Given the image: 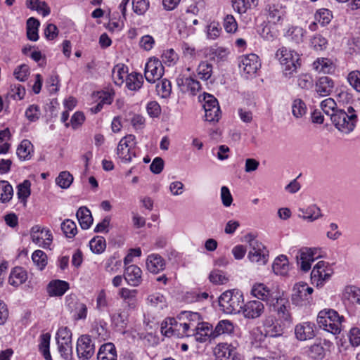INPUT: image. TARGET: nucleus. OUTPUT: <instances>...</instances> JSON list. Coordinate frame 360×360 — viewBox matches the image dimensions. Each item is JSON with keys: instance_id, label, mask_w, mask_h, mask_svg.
<instances>
[{"instance_id": "obj_47", "label": "nucleus", "mask_w": 360, "mask_h": 360, "mask_svg": "<svg viewBox=\"0 0 360 360\" xmlns=\"http://www.w3.org/2000/svg\"><path fill=\"white\" fill-rule=\"evenodd\" d=\"M320 107L322 111L326 115L330 116L331 118L332 114H335L336 110L339 109L337 108V104L334 99L331 98H327L325 100L322 101L320 103Z\"/></svg>"}, {"instance_id": "obj_46", "label": "nucleus", "mask_w": 360, "mask_h": 360, "mask_svg": "<svg viewBox=\"0 0 360 360\" xmlns=\"http://www.w3.org/2000/svg\"><path fill=\"white\" fill-rule=\"evenodd\" d=\"M13 191L12 186L6 181H0V201L8 202L13 197Z\"/></svg>"}, {"instance_id": "obj_27", "label": "nucleus", "mask_w": 360, "mask_h": 360, "mask_svg": "<svg viewBox=\"0 0 360 360\" xmlns=\"http://www.w3.org/2000/svg\"><path fill=\"white\" fill-rule=\"evenodd\" d=\"M27 279V271L20 266L13 268L10 274L8 282L11 285L19 286Z\"/></svg>"}, {"instance_id": "obj_55", "label": "nucleus", "mask_w": 360, "mask_h": 360, "mask_svg": "<svg viewBox=\"0 0 360 360\" xmlns=\"http://www.w3.org/2000/svg\"><path fill=\"white\" fill-rule=\"evenodd\" d=\"M255 0H232L233 7L238 13H245Z\"/></svg>"}, {"instance_id": "obj_24", "label": "nucleus", "mask_w": 360, "mask_h": 360, "mask_svg": "<svg viewBox=\"0 0 360 360\" xmlns=\"http://www.w3.org/2000/svg\"><path fill=\"white\" fill-rule=\"evenodd\" d=\"M147 269L153 273L158 274L165 267V263L162 257L158 254L150 255L146 260Z\"/></svg>"}, {"instance_id": "obj_4", "label": "nucleus", "mask_w": 360, "mask_h": 360, "mask_svg": "<svg viewBox=\"0 0 360 360\" xmlns=\"http://www.w3.org/2000/svg\"><path fill=\"white\" fill-rule=\"evenodd\" d=\"M276 57L278 59L285 77H291L301 66L300 55L286 47L278 49Z\"/></svg>"}, {"instance_id": "obj_36", "label": "nucleus", "mask_w": 360, "mask_h": 360, "mask_svg": "<svg viewBox=\"0 0 360 360\" xmlns=\"http://www.w3.org/2000/svg\"><path fill=\"white\" fill-rule=\"evenodd\" d=\"M39 25V21L33 17L30 18L27 20V37L30 40L33 41H36L38 40V28Z\"/></svg>"}, {"instance_id": "obj_1", "label": "nucleus", "mask_w": 360, "mask_h": 360, "mask_svg": "<svg viewBox=\"0 0 360 360\" xmlns=\"http://www.w3.org/2000/svg\"><path fill=\"white\" fill-rule=\"evenodd\" d=\"M357 120V115L352 106L348 107L347 111L340 109L331 115V122L335 128L346 134L354 129Z\"/></svg>"}, {"instance_id": "obj_11", "label": "nucleus", "mask_w": 360, "mask_h": 360, "mask_svg": "<svg viewBox=\"0 0 360 360\" xmlns=\"http://www.w3.org/2000/svg\"><path fill=\"white\" fill-rule=\"evenodd\" d=\"M77 353L79 360H88L94 356L95 345L89 335H82L78 338Z\"/></svg>"}, {"instance_id": "obj_25", "label": "nucleus", "mask_w": 360, "mask_h": 360, "mask_svg": "<svg viewBox=\"0 0 360 360\" xmlns=\"http://www.w3.org/2000/svg\"><path fill=\"white\" fill-rule=\"evenodd\" d=\"M69 288L66 281L55 280L51 281L47 286V292L50 296H62Z\"/></svg>"}, {"instance_id": "obj_30", "label": "nucleus", "mask_w": 360, "mask_h": 360, "mask_svg": "<svg viewBox=\"0 0 360 360\" xmlns=\"http://www.w3.org/2000/svg\"><path fill=\"white\" fill-rule=\"evenodd\" d=\"M342 299L351 304H360V288L354 285L347 286L343 291Z\"/></svg>"}, {"instance_id": "obj_33", "label": "nucleus", "mask_w": 360, "mask_h": 360, "mask_svg": "<svg viewBox=\"0 0 360 360\" xmlns=\"http://www.w3.org/2000/svg\"><path fill=\"white\" fill-rule=\"evenodd\" d=\"M272 269L277 275L285 276L289 270L288 259L285 255H280L276 257L273 263Z\"/></svg>"}, {"instance_id": "obj_44", "label": "nucleus", "mask_w": 360, "mask_h": 360, "mask_svg": "<svg viewBox=\"0 0 360 360\" xmlns=\"http://www.w3.org/2000/svg\"><path fill=\"white\" fill-rule=\"evenodd\" d=\"M51 335L44 333L40 336L39 349L46 360H52L49 351Z\"/></svg>"}, {"instance_id": "obj_63", "label": "nucleus", "mask_w": 360, "mask_h": 360, "mask_svg": "<svg viewBox=\"0 0 360 360\" xmlns=\"http://www.w3.org/2000/svg\"><path fill=\"white\" fill-rule=\"evenodd\" d=\"M8 95L15 100H22L25 95V89L19 84H11Z\"/></svg>"}, {"instance_id": "obj_62", "label": "nucleus", "mask_w": 360, "mask_h": 360, "mask_svg": "<svg viewBox=\"0 0 360 360\" xmlns=\"http://www.w3.org/2000/svg\"><path fill=\"white\" fill-rule=\"evenodd\" d=\"M121 266L122 261L115 254L107 260L105 268L108 272L112 274L116 272Z\"/></svg>"}, {"instance_id": "obj_52", "label": "nucleus", "mask_w": 360, "mask_h": 360, "mask_svg": "<svg viewBox=\"0 0 360 360\" xmlns=\"http://www.w3.org/2000/svg\"><path fill=\"white\" fill-rule=\"evenodd\" d=\"M32 259L40 270L44 269L47 264V256L42 250H35L32 255Z\"/></svg>"}, {"instance_id": "obj_61", "label": "nucleus", "mask_w": 360, "mask_h": 360, "mask_svg": "<svg viewBox=\"0 0 360 360\" xmlns=\"http://www.w3.org/2000/svg\"><path fill=\"white\" fill-rule=\"evenodd\" d=\"M72 333L67 327H61L56 333L57 343H71Z\"/></svg>"}, {"instance_id": "obj_22", "label": "nucleus", "mask_w": 360, "mask_h": 360, "mask_svg": "<svg viewBox=\"0 0 360 360\" xmlns=\"http://www.w3.org/2000/svg\"><path fill=\"white\" fill-rule=\"evenodd\" d=\"M142 271L136 265H130L125 268L124 277L126 281L131 286L136 287L142 281Z\"/></svg>"}, {"instance_id": "obj_58", "label": "nucleus", "mask_w": 360, "mask_h": 360, "mask_svg": "<svg viewBox=\"0 0 360 360\" xmlns=\"http://www.w3.org/2000/svg\"><path fill=\"white\" fill-rule=\"evenodd\" d=\"M266 337V333H263L259 328H253L250 332L251 343L255 347H259Z\"/></svg>"}, {"instance_id": "obj_45", "label": "nucleus", "mask_w": 360, "mask_h": 360, "mask_svg": "<svg viewBox=\"0 0 360 360\" xmlns=\"http://www.w3.org/2000/svg\"><path fill=\"white\" fill-rule=\"evenodd\" d=\"M72 175L68 171L60 172L59 175L56 179V184L61 188H68L73 181Z\"/></svg>"}, {"instance_id": "obj_54", "label": "nucleus", "mask_w": 360, "mask_h": 360, "mask_svg": "<svg viewBox=\"0 0 360 360\" xmlns=\"http://www.w3.org/2000/svg\"><path fill=\"white\" fill-rule=\"evenodd\" d=\"M327 45V39L321 34H316L310 39V46L316 51L325 50Z\"/></svg>"}, {"instance_id": "obj_31", "label": "nucleus", "mask_w": 360, "mask_h": 360, "mask_svg": "<svg viewBox=\"0 0 360 360\" xmlns=\"http://www.w3.org/2000/svg\"><path fill=\"white\" fill-rule=\"evenodd\" d=\"M33 153V145L27 140L24 139L21 141L17 148V155L21 160H28L32 158Z\"/></svg>"}, {"instance_id": "obj_60", "label": "nucleus", "mask_w": 360, "mask_h": 360, "mask_svg": "<svg viewBox=\"0 0 360 360\" xmlns=\"http://www.w3.org/2000/svg\"><path fill=\"white\" fill-rule=\"evenodd\" d=\"M209 279L211 283L215 285H222L226 283L229 278L220 270H213L209 276Z\"/></svg>"}, {"instance_id": "obj_56", "label": "nucleus", "mask_w": 360, "mask_h": 360, "mask_svg": "<svg viewBox=\"0 0 360 360\" xmlns=\"http://www.w3.org/2000/svg\"><path fill=\"white\" fill-rule=\"evenodd\" d=\"M182 84L186 87V91L192 95H195L200 89V84L192 77H186L182 80Z\"/></svg>"}, {"instance_id": "obj_5", "label": "nucleus", "mask_w": 360, "mask_h": 360, "mask_svg": "<svg viewBox=\"0 0 360 360\" xmlns=\"http://www.w3.org/2000/svg\"><path fill=\"white\" fill-rule=\"evenodd\" d=\"M269 307L276 314L277 320L284 326H290L292 323V316L290 313V304L288 299L284 297L283 292L271 304Z\"/></svg>"}, {"instance_id": "obj_12", "label": "nucleus", "mask_w": 360, "mask_h": 360, "mask_svg": "<svg viewBox=\"0 0 360 360\" xmlns=\"http://www.w3.org/2000/svg\"><path fill=\"white\" fill-rule=\"evenodd\" d=\"M332 269L324 261H319L313 268L311 273V280L316 286H322L324 282L330 278Z\"/></svg>"}, {"instance_id": "obj_18", "label": "nucleus", "mask_w": 360, "mask_h": 360, "mask_svg": "<svg viewBox=\"0 0 360 360\" xmlns=\"http://www.w3.org/2000/svg\"><path fill=\"white\" fill-rule=\"evenodd\" d=\"M263 326L266 335L271 338L281 336L284 328L288 327L271 316H267L264 319Z\"/></svg>"}, {"instance_id": "obj_42", "label": "nucleus", "mask_w": 360, "mask_h": 360, "mask_svg": "<svg viewBox=\"0 0 360 360\" xmlns=\"http://www.w3.org/2000/svg\"><path fill=\"white\" fill-rule=\"evenodd\" d=\"M305 31L300 27H292L287 32L288 39L297 44L303 41Z\"/></svg>"}, {"instance_id": "obj_6", "label": "nucleus", "mask_w": 360, "mask_h": 360, "mask_svg": "<svg viewBox=\"0 0 360 360\" xmlns=\"http://www.w3.org/2000/svg\"><path fill=\"white\" fill-rule=\"evenodd\" d=\"M245 238L250 248L248 253L250 260L259 265L265 264L269 257V251L266 248L262 243L256 240L252 234H248Z\"/></svg>"}, {"instance_id": "obj_26", "label": "nucleus", "mask_w": 360, "mask_h": 360, "mask_svg": "<svg viewBox=\"0 0 360 360\" xmlns=\"http://www.w3.org/2000/svg\"><path fill=\"white\" fill-rule=\"evenodd\" d=\"M137 290L122 288L119 291V295L124 300L129 309H134L137 306Z\"/></svg>"}, {"instance_id": "obj_13", "label": "nucleus", "mask_w": 360, "mask_h": 360, "mask_svg": "<svg viewBox=\"0 0 360 360\" xmlns=\"http://www.w3.org/2000/svg\"><path fill=\"white\" fill-rule=\"evenodd\" d=\"M260 66L259 57L256 54L243 56L240 58L239 68L247 77L255 75Z\"/></svg>"}, {"instance_id": "obj_20", "label": "nucleus", "mask_w": 360, "mask_h": 360, "mask_svg": "<svg viewBox=\"0 0 360 360\" xmlns=\"http://www.w3.org/2000/svg\"><path fill=\"white\" fill-rule=\"evenodd\" d=\"M264 311V304L259 300H251L243 304L242 311L244 316L248 319H257Z\"/></svg>"}, {"instance_id": "obj_51", "label": "nucleus", "mask_w": 360, "mask_h": 360, "mask_svg": "<svg viewBox=\"0 0 360 360\" xmlns=\"http://www.w3.org/2000/svg\"><path fill=\"white\" fill-rule=\"evenodd\" d=\"M61 229L66 237L72 238L77 232L76 224L71 219H65L61 224Z\"/></svg>"}, {"instance_id": "obj_43", "label": "nucleus", "mask_w": 360, "mask_h": 360, "mask_svg": "<svg viewBox=\"0 0 360 360\" xmlns=\"http://www.w3.org/2000/svg\"><path fill=\"white\" fill-rule=\"evenodd\" d=\"M105 323H102L100 321L99 323H96L94 325V327L91 330V333L95 338H97L99 340H107L110 335L109 332L105 326Z\"/></svg>"}, {"instance_id": "obj_3", "label": "nucleus", "mask_w": 360, "mask_h": 360, "mask_svg": "<svg viewBox=\"0 0 360 360\" xmlns=\"http://www.w3.org/2000/svg\"><path fill=\"white\" fill-rule=\"evenodd\" d=\"M344 317L333 309L322 310L317 316L319 327L333 335L340 333Z\"/></svg>"}, {"instance_id": "obj_39", "label": "nucleus", "mask_w": 360, "mask_h": 360, "mask_svg": "<svg viewBox=\"0 0 360 360\" xmlns=\"http://www.w3.org/2000/svg\"><path fill=\"white\" fill-rule=\"evenodd\" d=\"M179 319L186 321L188 323H191V325L192 324L194 328H197L202 323L200 314L197 312L183 311L180 314ZM195 330H196V329H195Z\"/></svg>"}, {"instance_id": "obj_16", "label": "nucleus", "mask_w": 360, "mask_h": 360, "mask_svg": "<svg viewBox=\"0 0 360 360\" xmlns=\"http://www.w3.org/2000/svg\"><path fill=\"white\" fill-rule=\"evenodd\" d=\"M217 360H240L236 347L231 344L219 343L214 349Z\"/></svg>"}, {"instance_id": "obj_19", "label": "nucleus", "mask_w": 360, "mask_h": 360, "mask_svg": "<svg viewBox=\"0 0 360 360\" xmlns=\"http://www.w3.org/2000/svg\"><path fill=\"white\" fill-rule=\"evenodd\" d=\"M31 238L33 243L44 248H49L52 242L51 231L46 229L40 230V227L37 226L32 227Z\"/></svg>"}, {"instance_id": "obj_53", "label": "nucleus", "mask_w": 360, "mask_h": 360, "mask_svg": "<svg viewBox=\"0 0 360 360\" xmlns=\"http://www.w3.org/2000/svg\"><path fill=\"white\" fill-rule=\"evenodd\" d=\"M178 59L177 53L172 49L165 50L162 54V62L167 66L174 65Z\"/></svg>"}, {"instance_id": "obj_38", "label": "nucleus", "mask_w": 360, "mask_h": 360, "mask_svg": "<svg viewBox=\"0 0 360 360\" xmlns=\"http://www.w3.org/2000/svg\"><path fill=\"white\" fill-rule=\"evenodd\" d=\"M127 67L124 65H115L112 71V77L114 80V82L117 86H121L124 82V78H127Z\"/></svg>"}, {"instance_id": "obj_2", "label": "nucleus", "mask_w": 360, "mask_h": 360, "mask_svg": "<svg viewBox=\"0 0 360 360\" xmlns=\"http://www.w3.org/2000/svg\"><path fill=\"white\" fill-rule=\"evenodd\" d=\"M244 297L242 292L238 290H229L223 292L219 299L221 310L229 314H239L243 309Z\"/></svg>"}, {"instance_id": "obj_48", "label": "nucleus", "mask_w": 360, "mask_h": 360, "mask_svg": "<svg viewBox=\"0 0 360 360\" xmlns=\"http://www.w3.org/2000/svg\"><path fill=\"white\" fill-rule=\"evenodd\" d=\"M89 245L93 252L101 254L106 248L105 240L103 237L97 236L90 240Z\"/></svg>"}, {"instance_id": "obj_59", "label": "nucleus", "mask_w": 360, "mask_h": 360, "mask_svg": "<svg viewBox=\"0 0 360 360\" xmlns=\"http://www.w3.org/2000/svg\"><path fill=\"white\" fill-rule=\"evenodd\" d=\"M212 72V65L207 62H201L198 67V74L200 79L207 80Z\"/></svg>"}, {"instance_id": "obj_34", "label": "nucleus", "mask_w": 360, "mask_h": 360, "mask_svg": "<svg viewBox=\"0 0 360 360\" xmlns=\"http://www.w3.org/2000/svg\"><path fill=\"white\" fill-rule=\"evenodd\" d=\"M178 322L174 318H167L161 324V333L165 336L179 335Z\"/></svg>"}, {"instance_id": "obj_64", "label": "nucleus", "mask_w": 360, "mask_h": 360, "mask_svg": "<svg viewBox=\"0 0 360 360\" xmlns=\"http://www.w3.org/2000/svg\"><path fill=\"white\" fill-rule=\"evenodd\" d=\"M133 11L137 15H143L149 8L148 0H132Z\"/></svg>"}, {"instance_id": "obj_7", "label": "nucleus", "mask_w": 360, "mask_h": 360, "mask_svg": "<svg viewBox=\"0 0 360 360\" xmlns=\"http://www.w3.org/2000/svg\"><path fill=\"white\" fill-rule=\"evenodd\" d=\"M314 289L306 283H296L291 295V300L293 304L303 306L309 304L312 301L311 294Z\"/></svg>"}, {"instance_id": "obj_8", "label": "nucleus", "mask_w": 360, "mask_h": 360, "mask_svg": "<svg viewBox=\"0 0 360 360\" xmlns=\"http://www.w3.org/2000/svg\"><path fill=\"white\" fill-rule=\"evenodd\" d=\"M278 288H269L264 283H258L253 285L251 293L252 295L266 302L268 305L274 304V301L282 293Z\"/></svg>"}, {"instance_id": "obj_21", "label": "nucleus", "mask_w": 360, "mask_h": 360, "mask_svg": "<svg viewBox=\"0 0 360 360\" xmlns=\"http://www.w3.org/2000/svg\"><path fill=\"white\" fill-rule=\"evenodd\" d=\"M314 324L310 322H304L297 324L295 328V334L297 340L305 341L312 339L315 336Z\"/></svg>"}, {"instance_id": "obj_41", "label": "nucleus", "mask_w": 360, "mask_h": 360, "mask_svg": "<svg viewBox=\"0 0 360 360\" xmlns=\"http://www.w3.org/2000/svg\"><path fill=\"white\" fill-rule=\"evenodd\" d=\"M27 6L31 10L37 11L39 13H41L43 16L49 15L51 10L45 1H41L39 0H30L27 3Z\"/></svg>"}, {"instance_id": "obj_17", "label": "nucleus", "mask_w": 360, "mask_h": 360, "mask_svg": "<svg viewBox=\"0 0 360 360\" xmlns=\"http://www.w3.org/2000/svg\"><path fill=\"white\" fill-rule=\"evenodd\" d=\"M268 20L274 24H281L285 17V7L280 4H268L265 7Z\"/></svg>"}, {"instance_id": "obj_9", "label": "nucleus", "mask_w": 360, "mask_h": 360, "mask_svg": "<svg viewBox=\"0 0 360 360\" xmlns=\"http://www.w3.org/2000/svg\"><path fill=\"white\" fill-rule=\"evenodd\" d=\"M135 139L134 135L129 134L123 137L118 143L117 153L125 162H130L132 157L135 156L134 150L136 146Z\"/></svg>"}, {"instance_id": "obj_35", "label": "nucleus", "mask_w": 360, "mask_h": 360, "mask_svg": "<svg viewBox=\"0 0 360 360\" xmlns=\"http://www.w3.org/2000/svg\"><path fill=\"white\" fill-rule=\"evenodd\" d=\"M314 68L319 72L330 74L334 71V65L332 60L326 58H318L313 63Z\"/></svg>"}, {"instance_id": "obj_15", "label": "nucleus", "mask_w": 360, "mask_h": 360, "mask_svg": "<svg viewBox=\"0 0 360 360\" xmlns=\"http://www.w3.org/2000/svg\"><path fill=\"white\" fill-rule=\"evenodd\" d=\"M318 250L316 248H304L300 250L296 258L297 264L303 271H308L311 269V264L319 257Z\"/></svg>"}, {"instance_id": "obj_50", "label": "nucleus", "mask_w": 360, "mask_h": 360, "mask_svg": "<svg viewBox=\"0 0 360 360\" xmlns=\"http://www.w3.org/2000/svg\"><path fill=\"white\" fill-rule=\"evenodd\" d=\"M347 82L357 93H360V71L352 70L347 76Z\"/></svg>"}, {"instance_id": "obj_28", "label": "nucleus", "mask_w": 360, "mask_h": 360, "mask_svg": "<svg viewBox=\"0 0 360 360\" xmlns=\"http://www.w3.org/2000/svg\"><path fill=\"white\" fill-rule=\"evenodd\" d=\"M98 360H117V351L115 345L108 342L101 345L98 354Z\"/></svg>"}, {"instance_id": "obj_29", "label": "nucleus", "mask_w": 360, "mask_h": 360, "mask_svg": "<svg viewBox=\"0 0 360 360\" xmlns=\"http://www.w3.org/2000/svg\"><path fill=\"white\" fill-rule=\"evenodd\" d=\"M76 216L82 229H88L93 223L91 213L86 207L79 208Z\"/></svg>"}, {"instance_id": "obj_23", "label": "nucleus", "mask_w": 360, "mask_h": 360, "mask_svg": "<svg viewBox=\"0 0 360 360\" xmlns=\"http://www.w3.org/2000/svg\"><path fill=\"white\" fill-rule=\"evenodd\" d=\"M193 334H194L195 340L199 342H205L208 340L215 339L212 326L208 323H202Z\"/></svg>"}, {"instance_id": "obj_40", "label": "nucleus", "mask_w": 360, "mask_h": 360, "mask_svg": "<svg viewBox=\"0 0 360 360\" xmlns=\"http://www.w3.org/2000/svg\"><path fill=\"white\" fill-rule=\"evenodd\" d=\"M234 326L231 321L229 320H221L214 329V336L215 338L222 334H231L233 332Z\"/></svg>"}, {"instance_id": "obj_10", "label": "nucleus", "mask_w": 360, "mask_h": 360, "mask_svg": "<svg viewBox=\"0 0 360 360\" xmlns=\"http://www.w3.org/2000/svg\"><path fill=\"white\" fill-rule=\"evenodd\" d=\"M164 74V67L162 61L155 58H151L146 64L145 78L150 83H155L162 78Z\"/></svg>"}, {"instance_id": "obj_49", "label": "nucleus", "mask_w": 360, "mask_h": 360, "mask_svg": "<svg viewBox=\"0 0 360 360\" xmlns=\"http://www.w3.org/2000/svg\"><path fill=\"white\" fill-rule=\"evenodd\" d=\"M292 112L295 117H302L307 112L305 103L300 98L295 99L292 105Z\"/></svg>"}, {"instance_id": "obj_37", "label": "nucleus", "mask_w": 360, "mask_h": 360, "mask_svg": "<svg viewBox=\"0 0 360 360\" xmlns=\"http://www.w3.org/2000/svg\"><path fill=\"white\" fill-rule=\"evenodd\" d=\"M127 87L131 91L139 89L143 83V76L140 73L132 72L125 79Z\"/></svg>"}, {"instance_id": "obj_32", "label": "nucleus", "mask_w": 360, "mask_h": 360, "mask_svg": "<svg viewBox=\"0 0 360 360\" xmlns=\"http://www.w3.org/2000/svg\"><path fill=\"white\" fill-rule=\"evenodd\" d=\"M299 217L307 219L309 221H314L320 218L322 214L321 210L315 205H312L306 209H299Z\"/></svg>"}, {"instance_id": "obj_14", "label": "nucleus", "mask_w": 360, "mask_h": 360, "mask_svg": "<svg viewBox=\"0 0 360 360\" xmlns=\"http://www.w3.org/2000/svg\"><path fill=\"white\" fill-rule=\"evenodd\" d=\"M334 88L335 82L332 78L328 76L320 77L314 83V97L320 98L329 96L333 92Z\"/></svg>"}, {"instance_id": "obj_57", "label": "nucleus", "mask_w": 360, "mask_h": 360, "mask_svg": "<svg viewBox=\"0 0 360 360\" xmlns=\"http://www.w3.org/2000/svg\"><path fill=\"white\" fill-rule=\"evenodd\" d=\"M221 27L218 22H211L207 26V37L210 39H216L221 33Z\"/></svg>"}]
</instances>
